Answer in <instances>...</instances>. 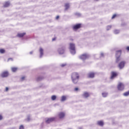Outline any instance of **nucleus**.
Here are the masks:
<instances>
[{
    "mask_svg": "<svg viewBox=\"0 0 129 129\" xmlns=\"http://www.w3.org/2000/svg\"><path fill=\"white\" fill-rule=\"evenodd\" d=\"M79 74L77 73H73L71 76V79L74 84H77L79 81Z\"/></svg>",
    "mask_w": 129,
    "mask_h": 129,
    "instance_id": "1",
    "label": "nucleus"
},
{
    "mask_svg": "<svg viewBox=\"0 0 129 129\" xmlns=\"http://www.w3.org/2000/svg\"><path fill=\"white\" fill-rule=\"evenodd\" d=\"M70 52L72 55H75V54H76L75 44L72 43H70Z\"/></svg>",
    "mask_w": 129,
    "mask_h": 129,
    "instance_id": "2",
    "label": "nucleus"
},
{
    "mask_svg": "<svg viewBox=\"0 0 129 129\" xmlns=\"http://www.w3.org/2000/svg\"><path fill=\"white\" fill-rule=\"evenodd\" d=\"M66 51V46L65 45H60L59 47L57 49V52L59 55H63Z\"/></svg>",
    "mask_w": 129,
    "mask_h": 129,
    "instance_id": "3",
    "label": "nucleus"
},
{
    "mask_svg": "<svg viewBox=\"0 0 129 129\" xmlns=\"http://www.w3.org/2000/svg\"><path fill=\"white\" fill-rule=\"evenodd\" d=\"M90 57V55H89L88 53H84L83 54H81L79 56V59H81V60H82L83 61H85L87 59H89V57Z\"/></svg>",
    "mask_w": 129,
    "mask_h": 129,
    "instance_id": "4",
    "label": "nucleus"
},
{
    "mask_svg": "<svg viewBox=\"0 0 129 129\" xmlns=\"http://www.w3.org/2000/svg\"><path fill=\"white\" fill-rule=\"evenodd\" d=\"M117 89L119 91H122L124 89V85L121 83H119L117 86Z\"/></svg>",
    "mask_w": 129,
    "mask_h": 129,
    "instance_id": "5",
    "label": "nucleus"
},
{
    "mask_svg": "<svg viewBox=\"0 0 129 129\" xmlns=\"http://www.w3.org/2000/svg\"><path fill=\"white\" fill-rule=\"evenodd\" d=\"M56 117L48 118H47V120H46L45 122L46 123H50V122L55 121V120H56Z\"/></svg>",
    "mask_w": 129,
    "mask_h": 129,
    "instance_id": "6",
    "label": "nucleus"
},
{
    "mask_svg": "<svg viewBox=\"0 0 129 129\" xmlns=\"http://www.w3.org/2000/svg\"><path fill=\"white\" fill-rule=\"evenodd\" d=\"M125 65V61H122L119 63L118 65V68H119V69H123V68H124Z\"/></svg>",
    "mask_w": 129,
    "mask_h": 129,
    "instance_id": "7",
    "label": "nucleus"
},
{
    "mask_svg": "<svg viewBox=\"0 0 129 129\" xmlns=\"http://www.w3.org/2000/svg\"><path fill=\"white\" fill-rule=\"evenodd\" d=\"M82 24H81V23H79L75 25H74L73 26V30H74V31L76 30H78V29H80V28H81V26Z\"/></svg>",
    "mask_w": 129,
    "mask_h": 129,
    "instance_id": "8",
    "label": "nucleus"
},
{
    "mask_svg": "<svg viewBox=\"0 0 129 129\" xmlns=\"http://www.w3.org/2000/svg\"><path fill=\"white\" fill-rule=\"evenodd\" d=\"M8 76H9L8 71L4 72L1 74V77H2V78H6V77H8Z\"/></svg>",
    "mask_w": 129,
    "mask_h": 129,
    "instance_id": "9",
    "label": "nucleus"
},
{
    "mask_svg": "<svg viewBox=\"0 0 129 129\" xmlns=\"http://www.w3.org/2000/svg\"><path fill=\"white\" fill-rule=\"evenodd\" d=\"M58 116L59 119H62V118H64V117H65V113L60 112L58 113Z\"/></svg>",
    "mask_w": 129,
    "mask_h": 129,
    "instance_id": "10",
    "label": "nucleus"
},
{
    "mask_svg": "<svg viewBox=\"0 0 129 129\" xmlns=\"http://www.w3.org/2000/svg\"><path fill=\"white\" fill-rule=\"evenodd\" d=\"M82 96L84 98H88V97L90 96V94H89V93L88 92H84L83 94L82 95Z\"/></svg>",
    "mask_w": 129,
    "mask_h": 129,
    "instance_id": "11",
    "label": "nucleus"
},
{
    "mask_svg": "<svg viewBox=\"0 0 129 129\" xmlns=\"http://www.w3.org/2000/svg\"><path fill=\"white\" fill-rule=\"evenodd\" d=\"M95 76V74L93 72H90L88 74V78H94Z\"/></svg>",
    "mask_w": 129,
    "mask_h": 129,
    "instance_id": "12",
    "label": "nucleus"
},
{
    "mask_svg": "<svg viewBox=\"0 0 129 129\" xmlns=\"http://www.w3.org/2000/svg\"><path fill=\"white\" fill-rule=\"evenodd\" d=\"M116 76H117V74L116 73L114 72H111V76L110 77L111 79H113V78H114V77H116Z\"/></svg>",
    "mask_w": 129,
    "mask_h": 129,
    "instance_id": "13",
    "label": "nucleus"
},
{
    "mask_svg": "<svg viewBox=\"0 0 129 129\" xmlns=\"http://www.w3.org/2000/svg\"><path fill=\"white\" fill-rule=\"evenodd\" d=\"M11 5V3L10 2L7 1L5 2V4L4 5L3 7L4 8H9Z\"/></svg>",
    "mask_w": 129,
    "mask_h": 129,
    "instance_id": "14",
    "label": "nucleus"
},
{
    "mask_svg": "<svg viewBox=\"0 0 129 129\" xmlns=\"http://www.w3.org/2000/svg\"><path fill=\"white\" fill-rule=\"evenodd\" d=\"M121 56V50L116 51V57H120Z\"/></svg>",
    "mask_w": 129,
    "mask_h": 129,
    "instance_id": "15",
    "label": "nucleus"
},
{
    "mask_svg": "<svg viewBox=\"0 0 129 129\" xmlns=\"http://www.w3.org/2000/svg\"><path fill=\"white\" fill-rule=\"evenodd\" d=\"M64 7H65L64 11H68V10H69L70 8V4H69V3H66L64 5Z\"/></svg>",
    "mask_w": 129,
    "mask_h": 129,
    "instance_id": "16",
    "label": "nucleus"
},
{
    "mask_svg": "<svg viewBox=\"0 0 129 129\" xmlns=\"http://www.w3.org/2000/svg\"><path fill=\"white\" fill-rule=\"evenodd\" d=\"M39 52H40V58H42V57L44 55V50L43 49V48H40L39 50Z\"/></svg>",
    "mask_w": 129,
    "mask_h": 129,
    "instance_id": "17",
    "label": "nucleus"
},
{
    "mask_svg": "<svg viewBox=\"0 0 129 129\" xmlns=\"http://www.w3.org/2000/svg\"><path fill=\"white\" fill-rule=\"evenodd\" d=\"M25 35H26V32H23L22 33H18L17 34V37H18L19 38H23V37H24Z\"/></svg>",
    "mask_w": 129,
    "mask_h": 129,
    "instance_id": "18",
    "label": "nucleus"
},
{
    "mask_svg": "<svg viewBox=\"0 0 129 129\" xmlns=\"http://www.w3.org/2000/svg\"><path fill=\"white\" fill-rule=\"evenodd\" d=\"M97 125L100 126H103V125H104V123L102 121H98L97 122Z\"/></svg>",
    "mask_w": 129,
    "mask_h": 129,
    "instance_id": "19",
    "label": "nucleus"
},
{
    "mask_svg": "<svg viewBox=\"0 0 129 129\" xmlns=\"http://www.w3.org/2000/svg\"><path fill=\"white\" fill-rule=\"evenodd\" d=\"M43 79H44V77H38L36 78V81H41Z\"/></svg>",
    "mask_w": 129,
    "mask_h": 129,
    "instance_id": "20",
    "label": "nucleus"
},
{
    "mask_svg": "<svg viewBox=\"0 0 129 129\" xmlns=\"http://www.w3.org/2000/svg\"><path fill=\"white\" fill-rule=\"evenodd\" d=\"M66 99H67V98L66 97V96H62L61 99V101H62V102L65 101V100H66Z\"/></svg>",
    "mask_w": 129,
    "mask_h": 129,
    "instance_id": "21",
    "label": "nucleus"
},
{
    "mask_svg": "<svg viewBox=\"0 0 129 129\" xmlns=\"http://www.w3.org/2000/svg\"><path fill=\"white\" fill-rule=\"evenodd\" d=\"M102 95L103 97H106L107 96V95H108V93H106V92H103L102 93Z\"/></svg>",
    "mask_w": 129,
    "mask_h": 129,
    "instance_id": "22",
    "label": "nucleus"
},
{
    "mask_svg": "<svg viewBox=\"0 0 129 129\" xmlns=\"http://www.w3.org/2000/svg\"><path fill=\"white\" fill-rule=\"evenodd\" d=\"M120 61V57H116V63H118Z\"/></svg>",
    "mask_w": 129,
    "mask_h": 129,
    "instance_id": "23",
    "label": "nucleus"
},
{
    "mask_svg": "<svg viewBox=\"0 0 129 129\" xmlns=\"http://www.w3.org/2000/svg\"><path fill=\"white\" fill-rule=\"evenodd\" d=\"M18 70V68H12V72H16Z\"/></svg>",
    "mask_w": 129,
    "mask_h": 129,
    "instance_id": "24",
    "label": "nucleus"
},
{
    "mask_svg": "<svg viewBox=\"0 0 129 129\" xmlns=\"http://www.w3.org/2000/svg\"><path fill=\"white\" fill-rule=\"evenodd\" d=\"M75 15H76V17H78V18L81 17V14H80L79 13H75Z\"/></svg>",
    "mask_w": 129,
    "mask_h": 129,
    "instance_id": "25",
    "label": "nucleus"
},
{
    "mask_svg": "<svg viewBox=\"0 0 129 129\" xmlns=\"http://www.w3.org/2000/svg\"><path fill=\"white\" fill-rule=\"evenodd\" d=\"M111 29V25H108L106 27L107 31H109V30Z\"/></svg>",
    "mask_w": 129,
    "mask_h": 129,
    "instance_id": "26",
    "label": "nucleus"
},
{
    "mask_svg": "<svg viewBox=\"0 0 129 129\" xmlns=\"http://www.w3.org/2000/svg\"><path fill=\"white\" fill-rule=\"evenodd\" d=\"M119 33V30H114V34H115L116 35Z\"/></svg>",
    "mask_w": 129,
    "mask_h": 129,
    "instance_id": "27",
    "label": "nucleus"
},
{
    "mask_svg": "<svg viewBox=\"0 0 129 129\" xmlns=\"http://www.w3.org/2000/svg\"><path fill=\"white\" fill-rule=\"evenodd\" d=\"M6 50H5V49H0V53H1V54H4V53H5Z\"/></svg>",
    "mask_w": 129,
    "mask_h": 129,
    "instance_id": "28",
    "label": "nucleus"
},
{
    "mask_svg": "<svg viewBox=\"0 0 129 129\" xmlns=\"http://www.w3.org/2000/svg\"><path fill=\"white\" fill-rule=\"evenodd\" d=\"M56 98H57V97H56L55 95H52V96H51V99H52V100H55Z\"/></svg>",
    "mask_w": 129,
    "mask_h": 129,
    "instance_id": "29",
    "label": "nucleus"
},
{
    "mask_svg": "<svg viewBox=\"0 0 129 129\" xmlns=\"http://www.w3.org/2000/svg\"><path fill=\"white\" fill-rule=\"evenodd\" d=\"M67 65V64L66 63H62L60 65L61 67H65V66H66Z\"/></svg>",
    "mask_w": 129,
    "mask_h": 129,
    "instance_id": "30",
    "label": "nucleus"
},
{
    "mask_svg": "<svg viewBox=\"0 0 129 129\" xmlns=\"http://www.w3.org/2000/svg\"><path fill=\"white\" fill-rule=\"evenodd\" d=\"M27 121H30V120H31L30 115L28 116L27 118Z\"/></svg>",
    "mask_w": 129,
    "mask_h": 129,
    "instance_id": "31",
    "label": "nucleus"
},
{
    "mask_svg": "<svg viewBox=\"0 0 129 129\" xmlns=\"http://www.w3.org/2000/svg\"><path fill=\"white\" fill-rule=\"evenodd\" d=\"M100 58H101V57H104V53H103V52H101L100 54Z\"/></svg>",
    "mask_w": 129,
    "mask_h": 129,
    "instance_id": "32",
    "label": "nucleus"
},
{
    "mask_svg": "<svg viewBox=\"0 0 129 129\" xmlns=\"http://www.w3.org/2000/svg\"><path fill=\"white\" fill-rule=\"evenodd\" d=\"M19 129H25V128L24 127V125H21L20 126Z\"/></svg>",
    "mask_w": 129,
    "mask_h": 129,
    "instance_id": "33",
    "label": "nucleus"
},
{
    "mask_svg": "<svg viewBox=\"0 0 129 129\" xmlns=\"http://www.w3.org/2000/svg\"><path fill=\"white\" fill-rule=\"evenodd\" d=\"M21 81H24L25 80V77H22L21 78Z\"/></svg>",
    "mask_w": 129,
    "mask_h": 129,
    "instance_id": "34",
    "label": "nucleus"
},
{
    "mask_svg": "<svg viewBox=\"0 0 129 129\" xmlns=\"http://www.w3.org/2000/svg\"><path fill=\"white\" fill-rule=\"evenodd\" d=\"M116 16V14H114V15H113V16L112 17V19H114Z\"/></svg>",
    "mask_w": 129,
    "mask_h": 129,
    "instance_id": "35",
    "label": "nucleus"
},
{
    "mask_svg": "<svg viewBox=\"0 0 129 129\" xmlns=\"http://www.w3.org/2000/svg\"><path fill=\"white\" fill-rule=\"evenodd\" d=\"M56 39H57V37H54V38L52 39V41H55Z\"/></svg>",
    "mask_w": 129,
    "mask_h": 129,
    "instance_id": "36",
    "label": "nucleus"
},
{
    "mask_svg": "<svg viewBox=\"0 0 129 129\" xmlns=\"http://www.w3.org/2000/svg\"><path fill=\"white\" fill-rule=\"evenodd\" d=\"M79 88H75V91H78L79 90Z\"/></svg>",
    "mask_w": 129,
    "mask_h": 129,
    "instance_id": "37",
    "label": "nucleus"
},
{
    "mask_svg": "<svg viewBox=\"0 0 129 129\" xmlns=\"http://www.w3.org/2000/svg\"><path fill=\"white\" fill-rule=\"evenodd\" d=\"M3 119V116L2 115H0V120H2Z\"/></svg>",
    "mask_w": 129,
    "mask_h": 129,
    "instance_id": "38",
    "label": "nucleus"
},
{
    "mask_svg": "<svg viewBox=\"0 0 129 129\" xmlns=\"http://www.w3.org/2000/svg\"><path fill=\"white\" fill-rule=\"evenodd\" d=\"M8 90H9V88L6 87V91H8Z\"/></svg>",
    "mask_w": 129,
    "mask_h": 129,
    "instance_id": "39",
    "label": "nucleus"
},
{
    "mask_svg": "<svg viewBox=\"0 0 129 129\" xmlns=\"http://www.w3.org/2000/svg\"><path fill=\"white\" fill-rule=\"evenodd\" d=\"M58 18H59V16H56V20H58Z\"/></svg>",
    "mask_w": 129,
    "mask_h": 129,
    "instance_id": "40",
    "label": "nucleus"
},
{
    "mask_svg": "<svg viewBox=\"0 0 129 129\" xmlns=\"http://www.w3.org/2000/svg\"><path fill=\"white\" fill-rule=\"evenodd\" d=\"M126 50H127V51H129V46H127L126 47Z\"/></svg>",
    "mask_w": 129,
    "mask_h": 129,
    "instance_id": "41",
    "label": "nucleus"
},
{
    "mask_svg": "<svg viewBox=\"0 0 129 129\" xmlns=\"http://www.w3.org/2000/svg\"><path fill=\"white\" fill-rule=\"evenodd\" d=\"M29 53L30 54V55H32V54H33V51H30Z\"/></svg>",
    "mask_w": 129,
    "mask_h": 129,
    "instance_id": "42",
    "label": "nucleus"
},
{
    "mask_svg": "<svg viewBox=\"0 0 129 129\" xmlns=\"http://www.w3.org/2000/svg\"><path fill=\"white\" fill-rule=\"evenodd\" d=\"M8 60H12L13 61V58H9L8 59Z\"/></svg>",
    "mask_w": 129,
    "mask_h": 129,
    "instance_id": "43",
    "label": "nucleus"
},
{
    "mask_svg": "<svg viewBox=\"0 0 129 129\" xmlns=\"http://www.w3.org/2000/svg\"><path fill=\"white\" fill-rule=\"evenodd\" d=\"M96 1H98V0H96Z\"/></svg>",
    "mask_w": 129,
    "mask_h": 129,
    "instance_id": "44",
    "label": "nucleus"
}]
</instances>
